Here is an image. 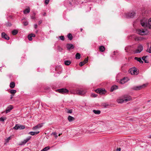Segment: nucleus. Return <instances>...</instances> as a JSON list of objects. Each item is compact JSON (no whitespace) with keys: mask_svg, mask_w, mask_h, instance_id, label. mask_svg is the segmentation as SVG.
<instances>
[{"mask_svg":"<svg viewBox=\"0 0 151 151\" xmlns=\"http://www.w3.org/2000/svg\"><path fill=\"white\" fill-rule=\"evenodd\" d=\"M70 92L71 93L83 95L86 93V91L83 89L77 90L75 89H73L70 90Z\"/></svg>","mask_w":151,"mask_h":151,"instance_id":"1","label":"nucleus"},{"mask_svg":"<svg viewBox=\"0 0 151 151\" xmlns=\"http://www.w3.org/2000/svg\"><path fill=\"white\" fill-rule=\"evenodd\" d=\"M132 98L128 96H125L123 99H120L117 100V101L119 103H122L123 102H126L132 99Z\"/></svg>","mask_w":151,"mask_h":151,"instance_id":"2","label":"nucleus"},{"mask_svg":"<svg viewBox=\"0 0 151 151\" xmlns=\"http://www.w3.org/2000/svg\"><path fill=\"white\" fill-rule=\"evenodd\" d=\"M137 32L138 34L142 35H146L148 33L147 30L145 29H138Z\"/></svg>","mask_w":151,"mask_h":151,"instance_id":"3","label":"nucleus"},{"mask_svg":"<svg viewBox=\"0 0 151 151\" xmlns=\"http://www.w3.org/2000/svg\"><path fill=\"white\" fill-rule=\"evenodd\" d=\"M135 16V13L133 11L127 13L125 14V17L127 18H133Z\"/></svg>","mask_w":151,"mask_h":151,"instance_id":"4","label":"nucleus"},{"mask_svg":"<svg viewBox=\"0 0 151 151\" xmlns=\"http://www.w3.org/2000/svg\"><path fill=\"white\" fill-rule=\"evenodd\" d=\"M140 24L143 27H147V19L146 18H143L140 20Z\"/></svg>","mask_w":151,"mask_h":151,"instance_id":"5","label":"nucleus"},{"mask_svg":"<svg viewBox=\"0 0 151 151\" xmlns=\"http://www.w3.org/2000/svg\"><path fill=\"white\" fill-rule=\"evenodd\" d=\"M147 85V84H144L142 85L134 86L132 88V89L135 90H140L142 88L145 87Z\"/></svg>","mask_w":151,"mask_h":151,"instance_id":"6","label":"nucleus"},{"mask_svg":"<svg viewBox=\"0 0 151 151\" xmlns=\"http://www.w3.org/2000/svg\"><path fill=\"white\" fill-rule=\"evenodd\" d=\"M129 73L132 75H136L138 74V72L137 71V68L134 67L133 68L130 69L129 70Z\"/></svg>","mask_w":151,"mask_h":151,"instance_id":"7","label":"nucleus"},{"mask_svg":"<svg viewBox=\"0 0 151 151\" xmlns=\"http://www.w3.org/2000/svg\"><path fill=\"white\" fill-rule=\"evenodd\" d=\"M105 89L101 88H98L95 90V92L97 93H99L101 94H104L106 92Z\"/></svg>","mask_w":151,"mask_h":151,"instance_id":"8","label":"nucleus"},{"mask_svg":"<svg viewBox=\"0 0 151 151\" xmlns=\"http://www.w3.org/2000/svg\"><path fill=\"white\" fill-rule=\"evenodd\" d=\"M25 128V126L24 125H19L18 124H16L15 127H13L14 129L17 130L18 129H23Z\"/></svg>","mask_w":151,"mask_h":151,"instance_id":"9","label":"nucleus"},{"mask_svg":"<svg viewBox=\"0 0 151 151\" xmlns=\"http://www.w3.org/2000/svg\"><path fill=\"white\" fill-rule=\"evenodd\" d=\"M143 50V46L141 45H139L138 46L137 49L135 52V53H140Z\"/></svg>","mask_w":151,"mask_h":151,"instance_id":"10","label":"nucleus"},{"mask_svg":"<svg viewBox=\"0 0 151 151\" xmlns=\"http://www.w3.org/2000/svg\"><path fill=\"white\" fill-rule=\"evenodd\" d=\"M59 93H65L68 92V91L65 88H61L57 90Z\"/></svg>","mask_w":151,"mask_h":151,"instance_id":"11","label":"nucleus"},{"mask_svg":"<svg viewBox=\"0 0 151 151\" xmlns=\"http://www.w3.org/2000/svg\"><path fill=\"white\" fill-rule=\"evenodd\" d=\"M1 35L2 38H4L6 40H8L9 39V37L4 32L2 33Z\"/></svg>","mask_w":151,"mask_h":151,"instance_id":"12","label":"nucleus"},{"mask_svg":"<svg viewBox=\"0 0 151 151\" xmlns=\"http://www.w3.org/2000/svg\"><path fill=\"white\" fill-rule=\"evenodd\" d=\"M66 47L68 50L73 49L74 48V46L73 44H67Z\"/></svg>","mask_w":151,"mask_h":151,"instance_id":"13","label":"nucleus"},{"mask_svg":"<svg viewBox=\"0 0 151 151\" xmlns=\"http://www.w3.org/2000/svg\"><path fill=\"white\" fill-rule=\"evenodd\" d=\"M129 80V79L128 78H124L120 80V83L121 84H123L127 82Z\"/></svg>","mask_w":151,"mask_h":151,"instance_id":"14","label":"nucleus"},{"mask_svg":"<svg viewBox=\"0 0 151 151\" xmlns=\"http://www.w3.org/2000/svg\"><path fill=\"white\" fill-rule=\"evenodd\" d=\"M13 108V106L12 105L9 106L6 108V113H7L9 112Z\"/></svg>","mask_w":151,"mask_h":151,"instance_id":"15","label":"nucleus"},{"mask_svg":"<svg viewBox=\"0 0 151 151\" xmlns=\"http://www.w3.org/2000/svg\"><path fill=\"white\" fill-rule=\"evenodd\" d=\"M42 127L41 124H39L33 127L32 129L33 130H35L37 129H39Z\"/></svg>","mask_w":151,"mask_h":151,"instance_id":"16","label":"nucleus"},{"mask_svg":"<svg viewBox=\"0 0 151 151\" xmlns=\"http://www.w3.org/2000/svg\"><path fill=\"white\" fill-rule=\"evenodd\" d=\"M40 132L39 131L36 132H29V134L31 135H34L35 134H38Z\"/></svg>","mask_w":151,"mask_h":151,"instance_id":"17","label":"nucleus"},{"mask_svg":"<svg viewBox=\"0 0 151 151\" xmlns=\"http://www.w3.org/2000/svg\"><path fill=\"white\" fill-rule=\"evenodd\" d=\"M147 27L149 29H151V18H150L148 21Z\"/></svg>","mask_w":151,"mask_h":151,"instance_id":"18","label":"nucleus"},{"mask_svg":"<svg viewBox=\"0 0 151 151\" xmlns=\"http://www.w3.org/2000/svg\"><path fill=\"white\" fill-rule=\"evenodd\" d=\"M134 59L139 61L140 63H143V61L140 58H138L135 57L134 58Z\"/></svg>","mask_w":151,"mask_h":151,"instance_id":"19","label":"nucleus"},{"mask_svg":"<svg viewBox=\"0 0 151 151\" xmlns=\"http://www.w3.org/2000/svg\"><path fill=\"white\" fill-rule=\"evenodd\" d=\"M27 141L26 139H24L23 141H22L19 144V145H25Z\"/></svg>","mask_w":151,"mask_h":151,"instance_id":"20","label":"nucleus"},{"mask_svg":"<svg viewBox=\"0 0 151 151\" xmlns=\"http://www.w3.org/2000/svg\"><path fill=\"white\" fill-rule=\"evenodd\" d=\"M30 9L29 7L27 8L24 11H23V12L24 14L26 13H28L29 12Z\"/></svg>","mask_w":151,"mask_h":151,"instance_id":"21","label":"nucleus"},{"mask_svg":"<svg viewBox=\"0 0 151 151\" xmlns=\"http://www.w3.org/2000/svg\"><path fill=\"white\" fill-rule=\"evenodd\" d=\"M15 86V83L14 82H12L10 84V87L11 88H14Z\"/></svg>","mask_w":151,"mask_h":151,"instance_id":"22","label":"nucleus"},{"mask_svg":"<svg viewBox=\"0 0 151 151\" xmlns=\"http://www.w3.org/2000/svg\"><path fill=\"white\" fill-rule=\"evenodd\" d=\"M99 50L101 52H103L105 50V48L104 46H101L99 47Z\"/></svg>","mask_w":151,"mask_h":151,"instance_id":"23","label":"nucleus"},{"mask_svg":"<svg viewBox=\"0 0 151 151\" xmlns=\"http://www.w3.org/2000/svg\"><path fill=\"white\" fill-rule=\"evenodd\" d=\"M68 120L70 122H72V121H73L74 119V117H73L70 116H68Z\"/></svg>","mask_w":151,"mask_h":151,"instance_id":"24","label":"nucleus"},{"mask_svg":"<svg viewBox=\"0 0 151 151\" xmlns=\"http://www.w3.org/2000/svg\"><path fill=\"white\" fill-rule=\"evenodd\" d=\"M148 57L147 56H144L142 58V59L144 60L145 63H148L149 62L148 60L145 59L146 58Z\"/></svg>","mask_w":151,"mask_h":151,"instance_id":"25","label":"nucleus"},{"mask_svg":"<svg viewBox=\"0 0 151 151\" xmlns=\"http://www.w3.org/2000/svg\"><path fill=\"white\" fill-rule=\"evenodd\" d=\"M93 112L95 114H99L101 113V111L99 110H93Z\"/></svg>","mask_w":151,"mask_h":151,"instance_id":"26","label":"nucleus"},{"mask_svg":"<svg viewBox=\"0 0 151 151\" xmlns=\"http://www.w3.org/2000/svg\"><path fill=\"white\" fill-rule=\"evenodd\" d=\"M81 55L79 53H77L76 55V58L77 59H79L80 58Z\"/></svg>","mask_w":151,"mask_h":151,"instance_id":"27","label":"nucleus"},{"mask_svg":"<svg viewBox=\"0 0 151 151\" xmlns=\"http://www.w3.org/2000/svg\"><path fill=\"white\" fill-rule=\"evenodd\" d=\"M9 92L12 95H14L16 93L17 91L15 90L12 89L10 90Z\"/></svg>","mask_w":151,"mask_h":151,"instance_id":"28","label":"nucleus"},{"mask_svg":"<svg viewBox=\"0 0 151 151\" xmlns=\"http://www.w3.org/2000/svg\"><path fill=\"white\" fill-rule=\"evenodd\" d=\"M70 63L71 62L70 60H65L64 61L65 64L67 65H69Z\"/></svg>","mask_w":151,"mask_h":151,"instance_id":"29","label":"nucleus"},{"mask_svg":"<svg viewBox=\"0 0 151 151\" xmlns=\"http://www.w3.org/2000/svg\"><path fill=\"white\" fill-rule=\"evenodd\" d=\"M68 37L70 40H71L73 39V36L70 33H69L68 35Z\"/></svg>","mask_w":151,"mask_h":151,"instance_id":"30","label":"nucleus"},{"mask_svg":"<svg viewBox=\"0 0 151 151\" xmlns=\"http://www.w3.org/2000/svg\"><path fill=\"white\" fill-rule=\"evenodd\" d=\"M134 39L136 41H138L141 40V38L136 36H134Z\"/></svg>","mask_w":151,"mask_h":151,"instance_id":"31","label":"nucleus"},{"mask_svg":"<svg viewBox=\"0 0 151 151\" xmlns=\"http://www.w3.org/2000/svg\"><path fill=\"white\" fill-rule=\"evenodd\" d=\"M18 33V31L16 30H13L12 32V33L13 35H15Z\"/></svg>","mask_w":151,"mask_h":151,"instance_id":"32","label":"nucleus"},{"mask_svg":"<svg viewBox=\"0 0 151 151\" xmlns=\"http://www.w3.org/2000/svg\"><path fill=\"white\" fill-rule=\"evenodd\" d=\"M49 149L50 147H45L42 150L43 151H47Z\"/></svg>","mask_w":151,"mask_h":151,"instance_id":"33","label":"nucleus"},{"mask_svg":"<svg viewBox=\"0 0 151 151\" xmlns=\"http://www.w3.org/2000/svg\"><path fill=\"white\" fill-rule=\"evenodd\" d=\"M58 38L62 40H64L65 39L64 37L63 36H60L58 37Z\"/></svg>","mask_w":151,"mask_h":151,"instance_id":"34","label":"nucleus"},{"mask_svg":"<svg viewBox=\"0 0 151 151\" xmlns=\"http://www.w3.org/2000/svg\"><path fill=\"white\" fill-rule=\"evenodd\" d=\"M148 47H149L148 46ZM147 51L149 53H151V47H150L149 48H148V49L147 50Z\"/></svg>","mask_w":151,"mask_h":151,"instance_id":"35","label":"nucleus"},{"mask_svg":"<svg viewBox=\"0 0 151 151\" xmlns=\"http://www.w3.org/2000/svg\"><path fill=\"white\" fill-rule=\"evenodd\" d=\"M32 37L30 35H29L28 36V38L29 39V40L30 41H31L32 40Z\"/></svg>","mask_w":151,"mask_h":151,"instance_id":"36","label":"nucleus"},{"mask_svg":"<svg viewBox=\"0 0 151 151\" xmlns=\"http://www.w3.org/2000/svg\"><path fill=\"white\" fill-rule=\"evenodd\" d=\"M52 134H53L55 136V138H57L58 136L57 135V133L56 132H54L52 133Z\"/></svg>","mask_w":151,"mask_h":151,"instance_id":"37","label":"nucleus"},{"mask_svg":"<svg viewBox=\"0 0 151 151\" xmlns=\"http://www.w3.org/2000/svg\"><path fill=\"white\" fill-rule=\"evenodd\" d=\"M97 96V94L94 93H92L91 95V96L93 97H96Z\"/></svg>","mask_w":151,"mask_h":151,"instance_id":"38","label":"nucleus"},{"mask_svg":"<svg viewBox=\"0 0 151 151\" xmlns=\"http://www.w3.org/2000/svg\"><path fill=\"white\" fill-rule=\"evenodd\" d=\"M11 137H9L6 139V142H9V141Z\"/></svg>","mask_w":151,"mask_h":151,"instance_id":"39","label":"nucleus"},{"mask_svg":"<svg viewBox=\"0 0 151 151\" xmlns=\"http://www.w3.org/2000/svg\"><path fill=\"white\" fill-rule=\"evenodd\" d=\"M6 25L7 26H11L12 25V24L8 22L6 23Z\"/></svg>","mask_w":151,"mask_h":151,"instance_id":"40","label":"nucleus"},{"mask_svg":"<svg viewBox=\"0 0 151 151\" xmlns=\"http://www.w3.org/2000/svg\"><path fill=\"white\" fill-rule=\"evenodd\" d=\"M85 64V63H84V62H81L80 63H79V65L80 66H83L84 64Z\"/></svg>","mask_w":151,"mask_h":151,"instance_id":"41","label":"nucleus"},{"mask_svg":"<svg viewBox=\"0 0 151 151\" xmlns=\"http://www.w3.org/2000/svg\"><path fill=\"white\" fill-rule=\"evenodd\" d=\"M6 119V118H4L3 117H1L0 118V121L1 122H4Z\"/></svg>","mask_w":151,"mask_h":151,"instance_id":"42","label":"nucleus"},{"mask_svg":"<svg viewBox=\"0 0 151 151\" xmlns=\"http://www.w3.org/2000/svg\"><path fill=\"white\" fill-rule=\"evenodd\" d=\"M108 104L106 103H103V106H104L105 107H106L107 106H108Z\"/></svg>","mask_w":151,"mask_h":151,"instance_id":"43","label":"nucleus"},{"mask_svg":"<svg viewBox=\"0 0 151 151\" xmlns=\"http://www.w3.org/2000/svg\"><path fill=\"white\" fill-rule=\"evenodd\" d=\"M88 59L87 58H85L84 61L83 62H84V63L85 64L87 62H88Z\"/></svg>","mask_w":151,"mask_h":151,"instance_id":"44","label":"nucleus"},{"mask_svg":"<svg viewBox=\"0 0 151 151\" xmlns=\"http://www.w3.org/2000/svg\"><path fill=\"white\" fill-rule=\"evenodd\" d=\"M72 112V110H68L67 111V113H71Z\"/></svg>","mask_w":151,"mask_h":151,"instance_id":"45","label":"nucleus"},{"mask_svg":"<svg viewBox=\"0 0 151 151\" xmlns=\"http://www.w3.org/2000/svg\"><path fill=\"white\" fill-rule=\"evenodd\" d=\"M28 22H24V26H27L28 25Z\"/></svg>","mask_w":151,"mask_h":151,"instance_id":"46","label":"nucleus"},{"mask_svg":"<svg viewBox=\"0 0 151 151\" xmlns=\"http://www.w3.org/2000/svg\"><path fill=\"white\" fill-rule=\"evenodd\" d=\"M49 2V0H45V3L46 4H47Z\"/></svg>","mask_w":151,"mask_h":151,"instance_id":"47","label":"nucleus"},{"mask_svg":"<svg viewBox=\"0 0 151 151\" xmlns=\"http://www.w3.org/2000/svg\"><path fill=\"white\" fill-rule=\"evenodd\" d=\"M33 14L34 15V16H32L31 17V19H34L35 18V13H34Z\"/></svg>","mask_w":151,"mask_h":151,"instance_id":"48","label":"nucleus"},{"mask_svg":"<svg viewBox=\"0 0 151 151\" xmlns=\"http://www.w3.org/2000/svg\"><path fill=\"white\" fill-rule=\"evenodd\" d=\"M31 137H29L27 138L26 139L27 140V141L28 142L29 140L30 139H31Z\"/></svg>","mask_w":151,"mask_h":151,"instance_id":"49","label":"nucleus"},{"mask_svg":"<svg viewBox=\"0 0 151 151\" xmlns=\"http://www.w3.org/2000/svg\"><path fill=\"white\" fill-rule=\"evenodd\" d=\"M118 88V86L115 85H114V90Z\"/></svg>","mask_w":151,"mask_h":151,"instance_id":"50","label":"nucleus"},{"mask_svg":"<svg viewBox=\"0 0 151 151\" xmlns=\"http://www.w3.org/2000/svg\"><path fill=\"white\" fill-rule=\"evenodd\" d=\"M30 35H31L32 37H35V35L34 34H31Z\"/></svg>","mask_w":151,"mask_h":151,"instance_id":"51","label":"nucleus"},{"mask_svg":"<svg viewBox=\"0 0 151 151\" xmlns=\"http://www.w3.org/2000/svg\"><path fill=\"white\" fill-rule=\"evenodd\" d=\"M34 27L35 29H36L37 27V24H35L34 25Z\"/></svg>","mask_w":151,"mask_h":151,"instance_id":"52","label":"nucleus"},{"mask_svg":"<svg viewBox=\"0 0 151 151\" xmlns=\"http://www.w3.org/2000/svg\"><path fill=\"white\" fill-rule=\"evenodd\" d=\"M121 149L120 148H118L116 150V151H121Z\"/></svg>","mask_w":151,"mask_h":151,"instance_id":"53","label":"nucleus"},{"mask_svg":"<svg viewBox=\"0 0 151 151\" xmlns=\"http://www.w3.org/2000/svg\"><path fill=\"white\" fill-rule=\"evenodd\" d=\"M111 91L112 92L113 91V86H112L111 87Z\"/></svg>","mask_w":151,"mask_h":151,"instance_id":"54","label":"nucleus"},{"mask_svg":"<svg viewBox=\"0 0 151 151\" xmlns=\"http://www.w3.org/2000/svg\"><path fill=\"white\" fill-rule=\"evenodd\" d=\"M42 21L41 20H40L39 21V24H41V23H42Z\"/></svg>","mask_w":151,"mask_h":151,"instance_id":"55","label":"nucleus"},{"mask_svg":"<svg viewBox=\"0 0 151 151\" xmlns=\"http://www.w3.org/2000/svg\"><path fill=\"white\" fill-rule=\"evenodd\" d=\"M14 95H11V99H12L13 97V96Z\"/></svg>","mask_w":151,"mask_h":151,"instance_id":"56","label":"nucleus"},{"mask_svg":"<svg viewBox=\"0 0 151 151\" xmlns=\"http://www.w3.org/2000/svg\"><path fill=\"white\" fill-rule=\"evenodd\" d=\"M46 14V13H44L43 14V16H45Z\"/></svg>","mask_w":151,"mask_h":151,"instance_id":"57","label":"nucleus"},{"mask_svg":"<svg viewBox=\"0 0 151 151\" xmlns=\"http://www.w3.org/2000/svg\"><path fill=\"white\" fill-rule=\"evenodd\" d=\"M125 50H126V51H127V47H125Z\"/></svg>","mask_w":151,"mask_h":151,"instance_id":"58","label":"nucleus"},{"mask_svg":"<svg viewBox=\"0 0 151 151\" xmlns=\"http://www.w3.org/2000/svg\"><path fill=\"white\" fill-rule=\"evenodd\" d=\"M83 30V29L82 28H81V31H82Z\"/></svg>","mask_w":151,"mask_h":151,"instance_id":"59","label":"nucleus"},{"mask_svg":"<svg viewBox=\"0 0 151 151\" xmlns=\"http://www.w3.org/2000/svg\"><path fill=\"white\" fill-rule=\"evenodd\" d=\"M61 134H59L58 135L59 136H60V135Z\"/></svg>","mask_w":151,"mask_h":151,"instance_id":"60","label":"nucleus"},{"mask_svg":"<svg viewBox=\"0 0 151 151\" xmlns=\"http://www.w3.org/2000/svg\"><path fill=\"white\" fill-rule=\"evenodd\" d=\"M149 137V138H151V135Z\"/></svg>","mask_w":151,"mask_h":151,"instance_id":"61","label":"nucleus"},{"mask_svg":"<svg viewBox=\"0 0 151 151\" xmlns=\"http://www.w3.org/2000/svg\"><path fill=\"white\" fill-rule=\"evenodd\" d=\"M37 32H38V31L37 30V31H36V33H37Z\"/></svg>","mask_w":151,"mask_h":151,"instance_id":"62","label":"nucleus"},{"mask_svg":"<svg viewBox=\"0 0 151 151\" xmlns=\"http://www.w3.org/2000/svg\"><path fill=\"white\" fill-rule=\"evenodd\" d=\"M114 55H115V52H114Z\"/></svg>","mask_w":151,"mask_h":151,"instance_id":"63","label":"nucleus"},{"mask_svg":"<svg viewBox=\"0 0 151 151\" xmlns=\"http://www.w3.org/2000/svg\"><path fill=\"white\" fill-rule=\"evenodd\" d=\"M40 151H43V150H41Z\"/></svg>","mask_w":151,"mask_h":151,"instance_id":"64","label":"nucleus"}]
</instances>
